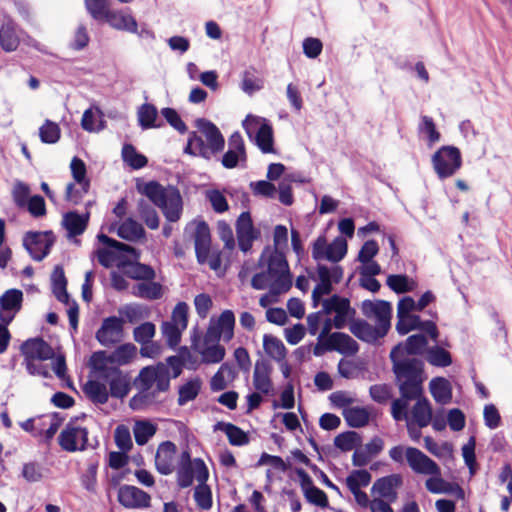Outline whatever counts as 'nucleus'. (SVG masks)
Segmentation results:
<instances>
[{"instance_id": "5701e85b", "label": "nucleus", "mask_w": 512, "mask_h": 512, "mask_svg": "<svg viewBox=\"0 0 512 512\" xmlns=\"http://www.w3.org/2000/svg\"><path fill=\"white\" fill-rule=\"evenodd\" d=\"M247 161L245 143L239 132L233 133L228 140V150L222 157V165L227 169L244 167Z\"/></svg>"}, {"instance_id": "b1692460", "label": "nucleus", "mask_w": 512, "mask_h": 512, "mask_svg": "<svg viewBox=\"0 0 512 512\" xmlns=\"http://www.w3.org/2000/svg\"><path fill=\"white\" fill-rule=\"evenodd\" d=\"M177 446L171 441L159 444L155 455L156 470L162 475H170L176 468Z\"/></svg>"}, {"instance_id": "bb28decb", "label": "nucleus", "mask_w": 512, "mask_h": 512, "mask_svg": "<svg viewBox=\"0 0 512 512\" xmlns=\"http://www.w3.org/2000/svg\"><path fill=\"white\" fill-rule=\"evenodd\" d=\"M193 227L195 252L198 261H204L209 256L211 249V234L208 224L203 220H196L190 223Z\"/></svg>"}, {"instance_id": "a878e982", "label": "nucleus", "mask_w": 512, "mask_h": 512, "mask_svg": "<svg viewBox=\"0 0 512 512\" xmlns=\"http://www.w3.org/2000/svg\"><path fill=\"white\" fill-rule=\"evenodd\" d=\"M118 501L125 508L141 509L150 506L151 497L136 486L123 485L118 491Z\"/></svg>"}, {"instance_id": "58836bf2", "label": "nucleus", "mask_w": 512, "mask_h": 512, "mask_svg": "<svg viewBox=\"0 0 512 512\" xmlns=\"http://www.w3.org/2000/svg\"><path fill=\"white\" fill-rule=\"evenodd\" d=\"M195 350L201 355L202 362L207 364L219 363L225 356V348L218 344V342L207 343L205 337L203 343L195 345Z\"/></svg>"}, {"instance_id": "f8f14e48", "label": "nucleus", "mask_w": 512, "mask_h": 512, "mask_svg": "<svg viewBox=\"0 0 512 512\" xmlns=\"http://www.w3.org/2000/svg\"><path fill=\"white\" fill-rule=\"evenodd\" d=\"M317 277L319 283L312 292L314 306L318 305L322 296L328 295L332 291L334 283L340 282L343 277V269L339 265L328 267L318 262Z\"/></svg>"}, {"instance_id": "9d476101", "label": "nucleus", "mask_w": 512, "mask_h": 512, "mask_svg": "<svg viewBox=\"0 0 512 512\" xmlns=\"http://www.w3.org/2000/svg\"><path fill=\"white\" fill-rule=\"evenodd\" d=\"M347 249V241L341 236L336 237L331 243H328L324 236H319L312 244L311 255L317 262L327 260L338 263L347 254Z\"/></svg>"}, {"instance_id": "09e8293b", "label": "nucleus", "mask_w": 512, "mask_h": 512, "mask_svg": "<svg viewBox=\"0 0 512 512\" xmlns=\"http://www.w3.org/2000/svg\"><path fill=\"white\" fill-rule=\"evenodd\" d=\"M348 426L360 428L368 424L371 412L366 407H352L342 412Z\"/></svg>"}, {"instance_id": "39448f33", "label": "nucleus", "mask_w": 512, "mask_h": 512, "mask_svg": "<svg viewBox=\"0 0 512 512\" xmlns=\"http://www.w3.org/2000/svg\"><path fill=\"white\" fill-rule=\"evenodd\" d=\"M209 471L205 462L201 458H191L190 451L185 449L178 458L176 471L177 485L180 488L190 487L194 480L197 482H207Z\"/></svg>"}, {"instance_id": "37998d69", "label": "nucleus", "mask_w": 512, "mask_h": 512, "mask_svg": "<svg viewBox=\"0 0 512 512\" xmlns=\"http://www.w3.org/2000/svg\"><path fill=\"white\" fill-rule=\"evenodd\" d=\"M430 392L434 400L440 404H447L452 398L450 382L442 377L434 378L429 384Z\"/></svg>"}, {"instance_id": "de8ad7c7", "label": "nucleus", "mask_w": 512, "mask_h": 512, "mask_svg": "<svg viewBox=\"0 0 512 512\" xmlns=\"http://www.w3.org/2000/svg\"><path fill=\"white\" fill-rule=\"evenodd\" d=\"M88 223V215H79L76 212H69L63 217V225L69 237L82 234Z\"/></svg>"}, {"instance_id": "a211bd4d", "label": "nucleus", "mask_w": 512, "mask_h": 512, "mask_svg": "<svg viewBox=\"0 0 512 512\" xmlns=\"http://www.w3.org/2000/svg\"><path fill=\"white\" fill-rule=\"evenodd\" d=\"M235 226L238 247L243 253H248L254 241L260 237V231L255 228L249 212H242Z\"/></svg>"}, {"instance_id": "a19ab883", "label": "nucleus", "mask_w": 512, "mask_h": 512, "mask_svg": "<svg viewBox=\"0 0 512 512\" xmlns=\"http://www.w3.org/2000/svg\"><path fill=\"white\" fill-rule=\"evenodd\" d=\"M86 396L95 404H105L109 399V390L106 382L99 377L96 380H89L83 387Z\"/></svg>"}, {"instance_id": "a18cd8bd", "label": "nucleus", "mask_w": 512, "mask_h": 512, "mask_svg": "<svg viewBox=\"0 0 512 512\" xmlns=\"http://www.w3.org/2000/svg\"><path fill=\"white\" fill-rule=\"evenodd\" d=\"M19 45V36L16 32L15 25L11 21L2 24L0 28V46L6 52H12Z\"/></svg>"}, {"instance_id": "6e6552de", "label": "nucleus", "mask_w": 512, "mask_h": 512, "mask_svg": "<svg viewBox=\"0 0 512 512\" xmlns=\"http://www.w3.org/2000/svg\"><path fill=\"white\" fill-rule=\"evenodd\" d=\"M431 164L440 180L450 178L462 167L461 152L452 145L442 146L432 155Z\"/></svg>"}, {"instance_id": "4c0bfd02", "label": "nucleus", "mask_w": 512, "mask_h": 512, "mask_svg": "<svg viewBox=\"0 0 512 512\" xmlns=\"http://www.w3.org/2000/svg\"><path fill=\"white\" fill-rule=\"evenodd\" d=\"M117 235L130 242H141L145 239L144 227L132 218L124 220L117 228Z\"/></svg>"}, {"instance_id": "412c9836", "label": "nucleus", "mask_w": 512, "mask_h": 512, "mask_svg": "<svg viewBox=\"0 0 512 512\" xmlns=\"http://www.w3.org/2000/svg\"><path fill=\"white\" fill-rule=\"evenodd\" d=\"M123 325L122 318L116 316L105 318L96 332V339L103 346L119 343L124 337Z\"/></svg>"}, {"instance_id": "5fc2aeb1", "label": "nucleus", "mask_w": 512, "mask_h": 512, "mask_svg": "<svg viewBox=\"0 0 512 512\" xmlns=\"http://www.w3.org/2000/svg\"><path fill=\"white\" fill-rule=\"evenodd\" d=\"M132 294L145 299H158L162 296V287L156 282H142L132 288Z\"/></svg>"}, {"instance_id": "052dcab7", "label": "nucleus", "mask_w": 512, "mask_h": 512, "mask_svg": "<svg viewBox=\"0 0 512 512\" xmlns=\"http://www.w3.org/2000/svg\"><path fill=\"white\" fill-rule=\"evenodd\" d=\"M372 476L367 470H354L346 478V485L350 491L361 490L371 482Z\"/></svg>"}, {"instance_id": "393cba45", "label": "nucleus", "mask_w": 512, "mask_h": 512, "mask_svg": "<svg viewBox=\"0 0 512 512\" xmlns=\"http://www.w3.org/2000/svg\"><path fill=\"white\" fill-rule=\"evenodd\" d=\"M427 345V338L423 334L411 335L404 344H398L392 349L390 358L391 360L416 358L415 355L422 354Z\"/></svg>"}, {"instance_id": "6e6d98bb", "label": "nucleus", "mask_w": 512, "mask_h": 512, "mask_svg": "<svg viewBox=\"0 0 512 512\" xmlns=\"http://www.w3.org/2000/svg\"><path fill=\"white\" fill-rule=\"evenodd\" d=\"M123 161L133 169H141L146 166L147 158L139 153L131 144H125L122 148Z\"/></svg>"}, {"instance_id": "774afa93", "label": "nucleus", "mask_w": 512, "mask_h": 512, "mask_svg": "<svg viewBox=\"0 0 512 512\" xmlns=\"http://www.w3.org/2000/svg\"><path fill=\"white\" fill-rule=\"evenodd\" d=\"M188 310L189 307L185 302H179L172 311L169 323L185 330L188 325Z\"/></svg>"}, {"instance_id": "3c124183", "label": "nucleus", "mask_w": 512, "mask_h": 512, "mask_svg": "<svg viewBox=\"0 0 512 512\" xmlns=\"http://www.w3.org/2000/svg\"><path fill=\"white\" fill-rule=\"evenodd\" d=\"M157 426L147 420L136 421L133 426V434L135 442L139 446H143L155 435Z\"/></svg>"}, {"instance_id": "c756f323", "label": "nucleus", "mask_w": 512, "mask_h": 512, "mask_svg": "<svg viewBox=\"0 0 512 512\" xmlns=\"http://www.w3.org/2000/svg\"><path fill=\"white\" fill-rule=\"evenodd\" d=\"M402 485V477L399 474H392L376 480L371 488L373 495L388 502L396 501L397 489Z\"/></svg>"}, {"instance_id": "338daca9", "label": "nucleus", "mask_w": 512, "mask_h": 512, "mask_svg": "<svg viewBox=\"0 0 512 512\" xmlns=\"http://www.w3.org/2000/svg\"><path fill=\"white\" fill-rule=\"evenodd\" d=\"M427 361L437 367H447L452 363L449 352L440 347H434L428 350Z\"/></svg>"}, {"instance_id": "f704fd0d", "label": "nucleus", "mask_w": 512, "mask_h": 512, "mask_svg": "<svg viewBox=\"0 0 512 512\" xmlns=\"http://www.w3.org/2000/svg\"><path fill=\"white\" fill-rule=\"evenodd\" d=\"M136 355L137 348L132 343L122 344L109 354H106L105 352H100L97 354V356L103 357L105 362L104 365L110 363L120 366L129 364L136 357Z\"/></svg>"}, {"instance_id": "aec40b11", "label": "nucleus", "mask_w": 512, "mask_h": 512, "mask_svg": "<svg viewBox=\"0 0 512 512\" xmlns=\"http://www.w3.org/2000/svg\"><path fill=\"white\" fill-rule=\"evenodd\" d=\"M397 319L396 330L399 334L405 335L410 331L419 330L428 334L432 340H437L438 330L433 321H422L414 314L397 315Z\"/></svg>"}, {"instance_id": "69168bd1", "label": "nucleus", "mask_w": 512, "mask_h": 512, "mask_svg": "<svg viewBox=\"0 0 512 512\" xmlns=\"http://www.w3.org/2000/svg\"><path fill=\"white\" fill-rule=\"evenodd\" d=\"M263 88V80L257 77L252 71L246 70L242 74L241 89L248 95Z\"/></svg>"}, {"instance_id": "bf43d9fd", "label": "nucleus", "mask_w": 512, "mask_h": 512, "mask_svg": "<svg viewBox=\"0 0 512 512\" xmlns=\"http://www.w3.org/2000/svg\"><path fill=\"white\" fill-rule=\"evenodd\" d=\"M138 213L149 229L155 230L159 227L160 219L157 211L145 200L138 202Z\"/></svg>"}, {"instance_id": "473e14b6", "label": "nucleus", "mask_w": 512, "mask_h": 512, "mask_svg": "<svg viewBox=\"0 0 512 512\" xmlns=\"http://www.w3.org/2000/svg\"><path fill=\"white\" fill-rule=\"evenodd\" d=\"M300 486L306 500L321 508L329 505L326 493L313 484L311 477L303 470L299 471Z\"/></svg>"}, {"instance_id": "cd10ccee", "label": "nucleus", "mask_w": 512, "mask_h": 512, "mask_svg": "<svg viewBox=\"0 0 512 512\" xmlns=\"http://www.w3.org/2000/svg\"><path fill=\"white\" fill-rule=\"evenodd\" d=\"M104 20L112 28L121 31L137 33L138 25L135 18L124 10H111L106 8L99 21Z\"/></svg>"}, {"instance_id": "0eeeda50", "label": "nucleus", "mask_w": 512, "mask_h": 512, "mask_svg": "<svg viewBox=\"0 0 512 512\" xmlns=\"http://www.w3.org/2000/svg\"><path fill=\"white\" fill-rule=\"evenodd\" d=\"M98 240L103 245H106V248L97 250L98 261L102 266L106 268L119 266L124 263L123 256L125 254H128L132 259L139 258V252L128 244L114 240L105 234H99Z\"/></svg>"}, {"instance_id": "20e7f679", "label": "nucleus", "mask_w": 512, "mask_h": 512, "mask_svg": "<svg viewBox=\"0 0 512 512\" xmlns=\"http://www.w3.org/2000/svg\"><path fill=\"white\" fill-rule=\"evenodd\" d=\"M138 189L162 210L169 222H177L181 218L182 197L176 188L163 187L159 183L151 181Z\"/></svg>"}, {"instance_id": "4d7b16f0", "label": "nucleus", "mask_w": 512, "mask_h": 512, "mask_svg": "<svg viewBox=\"0 0 512 512\" xmlns=\"http://www.w3.org/2000/svg\"><path fill=\"white\" fill-rule=\"evenodd\" d=\"M334 445L344 452L355 450L361 446V437L355 431H347L335 437Z\"/></svg>"}, {"instance_id": "8fccbe9b", "label": "nucleus", "mask_w": 512, "mask_h": 512, "mask_svg": "<svg viewBox=\"0 0 512 512\" xmlns=\"http://www.w3.org/2000/svg\"><path fill=\"white\" fill-rule=\"evenodd\" d=\"M386 284L392 291L398 294L411 292L417 287V282L414 279L403 274L389 275Z\"/></svg>"}, {"instance_id": "c9c22d12", "label": "nucleus", "mask_w": 512, "mask_h": 512, "mask_svg": "<svg viewBox=\"0 0 512 512\" xmlns=\"http://www.w3.org/2000/svg\"><path fill=\"white\" fill-rule=\"evenodd\" d=\"M413 400L416 402L409 415L410 422L415 423L418 428L428 426L432 419V408L429 400L423 394Z\"/></svg>"}, {"instance_id": "c85d7f7f", "label": "nucleus", "mask_w": 512, "mask_h": 512, "mask_svg": "<svg viewBox=\"0 0 512 512\" xmlns=\"http://www.w3.org/2000/svg\"><path fill=\"white\" fill-rule=\"evenodd\" d=\"M322 348L327 351H337L340 354L350 356L358 352L359 345L348 334L334 332L324 340Z\"/></svg>"}, {"instance_id": "7c9ffc66", "label": "nucleus", "mask_w": 512, "mask_h": 512, "mask_svg": "<svg viewBox=\"0 0 512 512\" xmlns=\"http://www.w3.org/2000/svg\"><path fill=\"white\" fill-rule=\"evenodd\" d=\"M23 293L18 289L7 290L0 297V320L9 324L21 309Z\"/></svg>"}, {"instance_id": "6ab92c4d", "label": "nucleus", "mask_w": 512, "mask_h": 512, "mask_svg": "<svg viewBox=\"0 0 512 512\" xmlns=\"http://www.w3.org/2000/svg\"><path fill=\"white\" fill-rule=\"evenodd\" d=\"M70 170L75 182L80 185L81 191H79L78 194V191H75V185L73 183H69L66 187V199L73 203H77L82 195L88 192L90 182L86 176V165L80 158H72Z\"/></svg>"}, {"instance_id": "0e129e2a", "label": "nucleus", "mask_w": 512, "mask_h": 512, "mask_svg": "<svg viewBox=\"0 0 512 512\" xmlns=\"http://www.w3.org/2000/svg\"><path fill=\"white\" fill-rule=\"evenodd\" d=\"M217 426L226 434L232 445L241 446L248 442L247 435L239 427L231 423H218Z\"/></svg>"}, {"instance_id": "13d9d810", "label": "nucleus", "mask_w": 512, "mask_h": 512, "mask_svg": "<svg viewBox=\"0 0 512 512\" xmlns=\"http://www.w3.org/2000/svg\"><path fill=\"white\" fill-rule=\"evenodd\" d=\"M419 133L426 136L428 146L431 147L441 139V134L437 130L433 119L429 116H422L418 126Z\"/></svg>"}, {"instance_id": "864d4df0", "label": "nucleus", "mask_w": 512, "mask_h": 512, "mask_svg": "<svg viewBox=\"0 0 512 512\" xmlns=\"http://www.w3.org/2000/svg\"><path fill=\"white\" fill-rule=\"evenodd\" d=\"M98 467V459H91L87 464V468L80 476L81 485L88 492L95 493L97 490Z\"/></svg>"}, {"instance_id": "ddd939ff", "label": "nucleus", "mask_w": 512, "mask_h": 512, "mask_svg": "<svg viewBox=\"0 0 512 512\" xmlns=\"http://www.w3.org/2000/svg\"><path fill=\"white\" fill-rule=\"evenodd\" d=\"M388 454L390 459L397 464L403 465L406 462L414 473L425 468L423 464H430L426 454L418 448L411 446H393Z\"/></svg>"}, {"instance_id": "9b49d317", "label": "nucleus", "mask_w": 512, "mask_h": 512, "mask_svg": "<svg viewBox=\"0 0 512 512\" xmlns=\"http://www.w3.org/2000/svg\"><path fill=\"white\" fill-rule=\"evenodd\" d=\"M234 326V313L231 310H224L217 319L211 318L205 333V341L214 343L221 338L226 342L230 341L234 336Z\"/></svg>"}, {"instance_id": "2eb2a0df", "label": "nucleus", "mask_w": 512, "mask_h": 512, "mask_svg": "<svg viewBox=\"0 0 512 512\" xmlns=\"http://www.w3.org/2000/svg\"><path fill=\"white\" fill-rule=\"evenodd\" d=\"M322 309L325 314L335 313L333 323L337 329L344 328L355 314L354 309L350 307L349 300L337 295L325 299L322 302Z\"/></svg>"}, {"instance_id": "72a5a7b5", "label": "nucleus", "mask_w": 512, "mask_h": 512, "mask_svg": "<svg viewBox=\"0 0 512 512\" xmlns=\"http://www.w3.org/2000/svg\"><path fill=\"white\" fill-rule=\"evenodd\" d=\"M272 366L266 360L256 361L253 371L254 388L265 395L273 392Z\"/></svg>"}, {"instance_id": "7ed1b4c3", "label": "nucleus", "mask_w": 512, "mask_h": 512, "mask_svg": "<svg viewBox=\"0 0 512 512\" xmlns=\"http://www.w3.org/2000/svg\"><path fill=\"white\" fill-rule=\"evenodd\" d=\"M199 134L191 132L185 152L194 156L210 159L223 150L225 140L215 124L205 119L196 121Z\"/></svg>"}, {"instance_id": "c03bdc74", "label": "nucleus", "mask_w": 512, "mask_h": 512, "mask_svg": "<svg viewBox=\"0 0 512 512\" xmlns=\"http://www.w3.org/2000/svg\"><path fill=\"white\" fill-rule=\"evenodd\" d=\"M263 348L265 353L276 362H282L286 359L287 350L283 342L270 334L263 337Z\"/></svg>"}, {"instance_id": "603ef678", "label": "nucleus", "mask_w": 512, "mask_h": 512, "mask_svg": "<svg viewBox=\"0 0 512 512\" xmlns=\"http://www.w3.org/2000/svg\"><path fill=\"white\" fill-rule=\"evenodd\" d=\"M52 288L53 293L60 302H68L69 295L66 290L67 281L65 278L64 270L61 266H55L52 275Z\"/></svg>"}, {"instance_id": "2f4dec72", "label": "nucleus", "mask_w": 512, "mask_h": 512, "mask_svg": "<svg viewBox=\"0 0 512 512\" xmlns=\"http://www.w3.org/2000/svg\"><path fill=\"white\" fill-rule=\"evenodd\" d=\"M24 359L45 361L54 357L53 348L40 338H33L25 341L21 346Z\"/></svg>"}, {"instance_id": "f257e3e1", "label": "nucleus", "mask_w": 512, "mask_h": 512, "mask_svg": "<svg viewBox=\"0 0 512 512\" xmlns=\"http://www.w3.org/2000/svg\"><path fill=\"white\" fill-rule=\"evenodd\" d=\"M392 362L400 398L392 402L391 414L396 421H402L407 417L411 399L419 398L423 394V362L417 358L395 359Z\"/></svg>"}, {"instance_id": "680f3d73", "label": "nucleus", "mask_w": 512, "mask_h": 512, "mask_svg": "<svg viewBox=\"0 0 512 512\" xmlns=\"http://www.w3.org/2000/svg\"><path fill=\"white\" fill-rule=\"evenodd\" d=\"M61 130L57 123L46 120L39 128V137L43 143L55 144L59 141Z\"/></svg>"}, {"instance_id": "4468645a", "label": "nucleus", "mask_w": 512, "mask_h": 512, "mask_svg": "<svg viewBox=\"0 0 512 512\" xmlns=\"http://www.w3.org/2000/svg\"><path fill=\"white\" fill-rule=\"evenodd\" d=\"M362 313L374 320L382 332H388L391 326L392 306L384 300H365L361 305Z\"/></svg>"}, {"instance_id": "1a4fd4ad", "label": "nucleus", "mask_w": 512, "mask_h": 512, "mask_svg": "<svg viewBox=\"0 0 512 512\" xmlns=\"http://www.w3.org/2000/svg\"><path fill=\"white\" fill-rule=\"evenodd\" d=\"M427 460L430 464H424L425 468L415 472L416 474L430 476L425 481V488L433 494H449L455 495L459 499H463V489L458 484L451 483L443 479L439 465L429 457H427Z\"/></svg>"}, {"instance_id": "79ce46f5", "label": "nucleus", "mask_w": 512, "mask_h": 512, "mask_svg": "<svg viewBox=\"0 0 512 512\" xmlns=\"http://www.w3.org/2000/svg\"><path fill=\"white\" fill-rule=\"evenodd\" d=\"M137 120L140 127L144 130L158 128L162 123L158 118V110L153 104H142L137 110Z\"/></svg>"}, {"instance_id": "ea45409f", "label": "nucleus", "mask_w": 512, "mask_h": 512, "mask_svg": "<svg viewBox=\"0 0 512 512\" xmlns=\"http://www.w3.org/2000/svg\"><path fill=\"white\" fill-rule=\"evenodd\" d=\"M202 384L201 378L195 376L180 385L178 388V405L184 406L188 402L195 400L201 391Z\"/></svg>"}, {"instance_id": "f03ea898", "label": "nucleus", "mask_w": 512, "mask_h": 512, "mask_svg": "<svg viewBox=\"0 0 512 512\" xmlns=\"http://www.w3.org/2000/svg\"><path fill=\"white\" fill-rule=\"evenodd\" d=\"M258 271L251 277L250 284L255 290H273L287 293L293 284V277L284 252L265 247L257 262Z\"/></svg>"}, {"instance_id": "e433bc0d", "label": "nucleus", "mask_w": 512, "mask_h": 512, "mask_svg": "<svg viewBox=\"0 0 512 512\" xmlns=\"http://www.w3.org/2000/svg\"><path fill=\"white\" fill-rule=\"evenodd\" d=\"M350 332L358 339L372 343L384 337L387 333L382 332L376 325L372 326L364 320H354L349 325Z\"/></svg>"}, {"instance_id": "49530a36", "label": "nucleus", "mask_w": 512, "mask_h": 512, "mask_svg": "<svg viewBox=\"0 0 512 512\" xmlns=\"http://www.w3.org/2000/svg\"><path fill=\"white\" fill-rule=\"evenodd\" d=\"M81 127L87 132H98L104 128L103 114L98 107H91L84 111Z\"/></svg>"}, {"instance_id": "f3484780", "label": "nucleus", "mask_w": 512, "mask_h": 512, "mask_svg": "<svg viewBox=\"0 0 512 512\" xmlns=\"http://www.w3.org/2000/svg\"><path fill=\"white\" fill-rule=\"evenodd\" d=\"M53 243L51 232H28L23 238L24 247L36 261H41L48 255Z\"/></svg>"}, {"instance_id": "4be33fe9", "label": "nucleus", "mask_w": 512, "mask_h": 512, "mask_svg": "<svg viewBox=\"0 0 512 512\" xmlns=\"http://www.w3.org/2000/svg\"><path fill=\"white\" fill-rule=\"evenodd\" d=\"M87 436L86 428L69 424L59 435V445L67 452L82 451L87 446Z\"/></svg>"}, {"instance_id": "423d86ee", "label": "nucleus", "mask_w": 512, "mask_h": 512, "mask_svg": "<svg viewBox=\"0 0 512 512\" xmlns=\"http://www.w3.org/2000/svg\"><path fill=\"white\" fill-rule=\"evenodd\" d=\"M242 127L262 153H275L273 128L266 118L249 114Z\"/></svg>"}, {"instance_id": "dca6fc26", "label": "nucleus", "mask_w": 512, "mask_h": 512, "mask_svg": "<svg viewBox=\"0 0 512 512\" xmlns=\"http://www.w3.org/2000/svg\"><path fill=\"white\" fill-rule=\"evenodd\" d=\"M99 378L109 384L112 397L123 398L130 390L129 378L117 367H99Z\"/></svg>"}, {"instance_id": "e2e57ef3", "label": "nucleus", "mask_w": 512, "mask_h": 512, "mask_svg": "<svg viewBox=\"0 0 512 512\" xmlns=\"http://www.w3.org/2000/svg\"><path fill=\"white\" fill-rule=\"evenodd\" d=\"M194 500L202 510H209L212 507V492L207 482H198L194 489Z\"/></svg>"}]
</instances>
